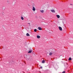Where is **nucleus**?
<instances>
[{"label": "nucleus", "instance_id": "dca6fc26", "mask_svg": "<svg viewBox=\"0 0 73 73\" xmlns=\"http://www.w3.org/2000/svg\"><path fill=\"white\" fill-rule=\"evenodd\" d=\"M65 73V71H63V72H62V73Z\"/></svg>", "mask_w": 73, "mask_h": 73}, {"label": "nucleus", "instance_id": "f257e3e1", "mask_svg": "<svg viewBox=\"0 0 73 73\" xmlns=\"http://www.w3.org/2000/svg\"><path fill=\"white\" fill-rule=\"evenodd\" d=\"M25 58H26L27 60H31V59H32V57L30 55H26L25 56Z\"/></svg>", "mask_w": 73, "mask_h": 73}, {"label": "nucleus", "instance_id": "f03ea898", "mask_svg": "<svg viewBox=\"0 0 73 73\" xmlns=\"http://www.w3.org/2000/svg\"><path fill=\"white\" fill-rule=\"evenodd\" d=\"M50 11L52 12L53 13H55V10H54L52 9H51Z\"/></svg>", "mask_w": 73, "mask_h": 73}, {"label": "nucleus", "instance_id": "a211bd4d", "mask_svg": "<svg viewBox=\"0 0 73 73\" xmlns=\"http://www.w3.org/2000/svg\"><path fill=\"white\" fill-rule=\"evenodd\" d=\"M70 5H72V4H70Z\"/></svg>", "mask_w": 73, "mask_h": 73}, {"label": "nucleus", "instance_id": "423d86ee", "mask_svg": "<svg viewBox=\"0 0 73 73\" xmlns=\"http://www.w3.org/2000/svg\"><path fill=\"white\" fill-rule=\"evenodd\" d=\"M32 50H30L28 52V53H30L32 52Z\"/></svg>", "mask_w": 73, "mask_h": 73}, {"label": "nucleus", "instance_id": "f8f14e48", "mask_svg": "<svg viewBox=\"0 0 73 73\" xmlns=\"http://www.w3.org/2000/svg\"><path fill=\"white\" fill-rule=\"evenodd\" d=\"M34 32H36L37 31V29H35L34 30Z\"/></svg>", "mask_w": 73, "mask_h": 73}, {"label": "nucleus", "instance_id": "6e6552de", "mask_svg": "<svg viewBox=\"0 0 73 73\" xmlns=\"http://www.w3.org/2000/svg\"><path fill=\"white\" fill-rule=\"evenodd\" d=\"M38 29L39 30H40V31H41V30H42V29L40 27H38Z\"/></svg>", "mask_w": 73, "mask_h": 73}, {"label": "nucleus", "instance_id": "39448f33", "mask_svg": "<svg viewBox=\"0 0 73 73\" xmlns=\"http://www.w3.org/2000/svg\"><path fill=\"white\" fill-rule=\"evenodd\" d=\"M56 16L58 19H59V18L60 17V15H57Z\"/></svg>", "mask_w": 73, "mask_h": 73}, {"label": "nucleus", "instance_id": "2eb2a0df", "mask_svg": "<svg viewBox=\"0 0 73 73\" xmlns=\"http://www.w3.org/2000/svg\"><path fill=\"white\" fill-rule=\"evenodd\" d=\"M52 53H50L49 55H50V56L52 55Z\"/></svg>", "mask_w": 73, "mask_h": 73}, {"label": "nucleus", "instance_id": "20e7f679", "mask_svg": "<svg viewBox=\"0 0 73 73\" xmlns=\"http://www.w3.org/2000/svg\"><path fill=\"white\" fill-rule=\"evenodd\" d=\"M58 28L60 31H62V29L61 27H59Z\"/></svg>", "mask_w": 73, "mask_h": 73}, {"label": "nucleus", "instance_id": "aec40b11", "mask_svg": "<svg viewBox=\"0 0 73 73\" xmlns=\"http://www.w3.org/2000/svg\"><path fill=\"white\" fill-rule=\"evenodd\" d=\"M29 24H30V23H29Z\"/></svg>", "mask_w": 73, "mask_h": 73}, {"label": "nucleus", "instance_id": "ddd939ff", "mask_svg": "<svg viewBox=\"0 0 73 73\" xmlns=\"http://www.w3.org/2000/svg\"><path fill=\"white\" fill-rule=\"evenodd\" d=\"M69 60L70 61V60H72V58H69Z\"/></svg>", "mask_w": 73, "mask_h": 73}, {"label": "nucleus", "instance_id": "1a4fd4ad", "mask_svg": "<svg viewBox=\"0 0 73 73\" xmlns=\"http://www.w3.org/2000/svg\"><path fill=\"white\" fill-rule=\"evenodd\" d=\"M40 12H41V13H44V10H40Z\"/></svg>", "mask_w": 73, "mask_h": 73}, {"label": "nucleus", "instance_id": "4468645a", "mask_svg": "<svg viewBox=\"0 0 73 73\" xmlns=\"http://www.w3.org/2000/svg\"><path fill=\"white\" fill-rule=\"evenodd\" d=\"M44 62H45V60H43L42 61V63H44Z\"/></svg>", "mask_w": 73, "mask_h": 73}, {"label": "nucleus", "instance_id": "6ab92c4d", "mask_svg": "<svg viewBox=\"0 0 73 73\" xmlns=\"http://www.w3.org/2000/svg\"><path fill=\"white\" fill-rule=\"evenodd\" d=\"M3 8H5V7H3Z\"/></svg>", "mask_w": 73, "mask_h": 73}, {"label": "nucleus", "instance_id": "9d476101", "mask_svg": "<svg viewBox=\"0 0 73 73\" xmlns=\"http://www.w3.org/2000/svg\"><path fill=\"white\" fill-rule=\"evenodd\" d=\"M26 36H30V35H29V34L28 33H27L26 34Z\"/></svg>", "mask_w": 73, "mask_h": 73}, {"label": "nucleus", "instance_id": "f3484780", "mask_svg": "<svg viewBox=\"0 0 73 73\" xmlns=\"http://www.w3.org/2000/svg\"><path fill=\"white\" fill-rule=\"evenodd\" d=\"M40 68H41V69H42V67L41 66V67H40Z\"/></svg>", "mask_w": 73, "mask_h": 73}, {"label": "nucleus", "instance_id": "7ed1b4c3", "mask_svg": "<svg viewBox=\"0 0 73 73\" xmlns=\"http://www.w3.org/2000/svg\"><path fill=\"white\" fill-rule=\"evenodd\" d=\"M33 11H34V12H35V11H36V9L34 7H33Z\"/></svg>", "mask_w": 73, "mask_h": 73}, {"label": "nucleus", "instance_id": "0eeeda50", "mask_svg": "<svg viewBox=\"0 0 73 73\" xmlns=\"http://www.w3.org/2000/svg\"><path fill=\"white\" fill-rule=\"evenodd\" d=\"M36 37L37 38H40V36L39 35H37Z\"/></svg>", "mask_w": 73, "mask_h": 73}, {"label": "nucleus", "instance_id": "9b49d317", "mask_svg": "<svg viewBox=\"0 0 73 73\" xmlns=\"http://www.w3.org/2000/svg\"><path fill=\"white\" fill-rule=\"evenodd\" d=\"M21 19L22 20H24V18L23 17H21Z\"/></svg>", "mask_w": 73, "mask_h": 73}]
</instances>
